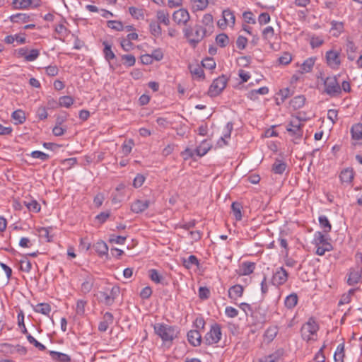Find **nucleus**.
Instances as JSON below:
<instances>
[{"mask_svg":"<svg viewBox=\"0 0 362 362\" xmlns=\"http://www.w3.org/2000/svg\"><path fill=\"white\" fill-rule=\"evenodd\" d=\"M113 321V315L110 312H106L103 315V320L98 325V330L102 332H106Z\"/></svg>","mask_w":362,"mask_h":362,"instance_id":"17","label":"nucleus"},{"mask_svg":"<svg viewBox=\"0 0 362 362\" xmlns=\"http://www.w3.org/2000/svg\"><path fill=\"white\" fill-rule=\"evenodd\" d=\"M346 282L349 286L357 284L362 279V265L349 269Z\"/></svg>","mask_w":362,"mask_h":362,"instance_id":"9","label":"nucleus"},{"mask_svg":"<svg viewBox=\"0 0 362 362\" xmlns=\"http://www.w3.org/2000/svg\"><path fill=\"white\" fill-rule=\"evenodd\" d=\"M356 50L357 47L354 42L352 40L348 39L346 43V51L349 60L354 61L355 59V52Z\"/></svg>","mask_w":362,"mask_h":362,"instance_id":"27","label":"nucleus"},{"mask_svg":"<svg viewBox=\"0 0 362 362\" xmlns=\"http://www.w3.org/2000/svg\"><path fill=\"white\" fill-rule=\"evenodd\" d=\"M5 347H8L10 349V352L11 354L18 353L20 355H25L27 353V349L25 346L21 345L12 346L9 344H4L3 345Z\"/></svg>","mask_w":362,"mask_h":362,"instance_id":"43","label":"nucleus"},{"mask_svg":"<svg viewBox=\"0 0 362 362\" xmlns=\"http://www.w3.org/2000/svg\"><path fill=\"white\" fill-rule=\"evenodd\" d=\"M274 35V30L272 26L266 27L262 31L263 38L266 40H271Z\"/></svg>","mask_w":362,"mask_h":362,"instance_id":"61","label":"nucleus"},{"mask_svg":"<svg viewBox=\"0 0 362 362\" xmlns=\"http://www.w3.org/2000/svg\"><path fill=\"white\" fill-rule=\"evenodd\" d=\"M315 247L316 254L320 256L324 255L326 252H329L333 249L332 244H325V246L315 245Z\"/></svg>","mask_w":362,"mask_h":362,"instance_id":"53","label":"nucleus"},{"mask_svg":"<svg viewBox=\"0 0 362 362\" xmlns=\"http://www.w3.org/2000/svg\"><path fill=\"white\" fill-rule=\"evenodd\" d=\"M122 59L127 67L133 66L136 63L135 57L132 54H124L122 56Z\"/></svg>","mask_w":362,"mask_h":362,"instance_id":"54","label":"nucleus"},{"mask_svg":"<svg viewBox=\"0 0 362 362\" xmlns=\"http://www.w3.org/2000/svg\"><path fill=\"white\" fill-rule=\"evenodd\" d=\"M74 103V99L71 96H62L59 99V105L64 107H69Z\"/></svg>","mask_w":362,"mask_h":362,"instance_id":"49","label":"nucleus"},{"mask_svg":"<svg viewBox=\"0 0 362 362\" xmlns=\"http://www.w3.org/2000/svg\"><path fill=\"white\" fill-rule=\"evenodd\" d=\"M173 19L178 25H186L190 19V16L187 10L180 8L173 13Z\"/></svg>","mask_w":362,"mask_h":362,"instance_id":"12","label":"nucleus"},{"mask_svg":"<svg viewBox=\"0 0 362 362\" xmlns=\"http://www.w3.org/2000/svg\"><path fill=\"white\" fill-rule=\"evenodd\" d=\"M192 11H199L204 10L209 5L208 0H190Z\"/></svg>","mask_w":362,"mask_h":362,"instance_id":"26","label":"nucleus"},{"mask_svg":"<svg viewBox=\"0 0 362 362\" xmlns=\"http://www.w3.org/2000/svg\"><path fill=\"white\" fill-rule=\"evenodd\" d=\"M185 37L187 39L189 43L195 47L205 37L209 36L204 33L197 24L193 27H186L183 29Z\"/></svg>","mask_w":362,"mask_h":362,"instance_id":"2","label":"nucleus"},{"mask_svg":"<svg viewBox=\"0 0 362 362\" xmlns=\"http://www.w3.org/2000/svg\"><path fill=\"white\" fill-rule=\"evenodd\" d=\"M149 30L151 35L156 37H158L161 35L162 29L158 22L151 21L149 24Z\"/></svg>","mask_w":362,"mask_h":362,"instance_id":"37","label":"nucleus"},{"mask_svg":"<svg viewBox=\"0 0 362 362\" xmlns=\"http://www.w3.org/2000/svg\"><path fill=\"white\" fill-rule=\"evenodd\" d=\"M358 288H351L348 291V292L344 293L339 301L338 305H342L345 304H348L351 302V298L355 293L356 291H357Z\"/></svg>","mask_w":362,"mask_h":362,"instance_id":"32","label":"nucleus"},{"mask_svg":"<svg viewBox=\"0 0 362 362\" xmlns=\"http://www.w3.org/2000/svg\"><path fill=\"white\" fill-rule=\"evenodd\" d=\"M187 339L190 344L197 346L201 344L202 335L197 330H190L187 332Z\"/></svg>","mask_w":362,"mask_h":362,"instance_id":"19","label":"nucleus"},{"mask_svg":"<svg viewBox=\"0 0 362 362\" xmlns=\"http://www.w3.org/2000/svg\"><path fill=\"white\" fill-rule=\"evenodd\" d=\"M49 354L54 361H59V362H70L71 361L70 356L66 354L57 352V351H49Z\"/></svg>","mask_w":362,"mask_h":362,"instance_id":"28","label":"nucleus"},{"mask_svg":"<svg viewBox=\"0 0 362 362\" xmlns=\"http://www.w3.org/2000/svg\"><path fill=\"white\" fill-rule=\"evenodd\" d=\"M222 17L229 23L230 26H233L235 23V17L233 12L229 8L224 9L222 12Z\"/></svg>","mask_w":362,"mask_h":362,"instance_id":"39","label":"nucleus"},{"mask_svg":"<svg viewBox=\"0 0 362 362\" xmlns=\"http://www.w3.org/2000/svg\"><path fill=\"white\" fill-rule=\"evenodd\" d=\"M150 205L148 199H136L131 205V210L134 213L139 214L146 210Z\"/></svg>","mask_w":362,"mask_h":362,"instance_id":"15","label":"nucleus"},{"mask_svg":"<svg viewBox=\"0 0 362 362\" xmlns=\"http://www.w3.org/2000/svg\"><path fill=\"white\" fill-rule=\"evenodd\" d=\"M244 288L240 284L231 286L228 290V297L231 299H236L243 294Z\"/></svg>","mask_w":362,"mask_h":362,"instance_id":"24","label":"nucleus"},{"mask_svg":"<svg viewBox=\"0 0 362 362\" xmlns=\"http://www.w3.org/2000/svg\"><path fill=\"white\" fill-rule=\"evenodd\" d=\"M153 329L155 334L161 339L163 344H172L180 334L178 327L169 325L163 322L153 325Z\"/></svg>","mask_w":362,"mask_h":362,"instance_id":"1","label":"nucleus"},{"mask_svg":"<svg viewBox=\"0 0 362 362\" xmlns=\"http://www.w3.org/2000/svg\"><path fill=\"white\" fill-rule=\"evenodd\" d=\"M119 292L120 291L118 286H108L99 291L97 298L99 302L106 305H112L116 298L119 296Z\"/></svg>","mask_w":362,"mask_h":362,"instance_id":"3","label":"nucleus"},{"mask_svg":"<svg viewBox=\"0 0 362 362\" xmlns=\"http://www.w3.org/2000/svg\"><path fill=\"white\" fill-rule=\"evenodd\" d=\"M283 350L279 349L275 352L261 358L258 362H279L283 356Z\"/></svg>","mask_w":362,"mask_h":362,"instance_id":"21","label":"nucleus"},{"mask_svg":"<svg viewBox=\"0 0 362 362\" xmlns=\"http://www.w3.org/2000/svg\"><path fill=\"white\" fill-rule=\"evenodd\" d=\"M315 59L310 57L304 61L300 66L302 73H308L311 71L315 64Z\"/></svg>","mask_w":362,"mask_h":362,"instance_id":"44","label":"nucleus"},{"mask_svg":"<svg viewBox=\"0 0 362 362\" xmlns=\"http://www.w3.org/2000/svg\"><path fill=\"white\" fill-rule=\"evenodd\" d=\"M156 17L159 23H163L165 25L170 24V16L168 12L159 10L156 13Z\"/></svg>","mask_w":362,"mask_h":362,"instance_id":"35","label":"nucleus"},{"mask_svg":"<svg viewBox=\"0 0 362 362\" xmlns=\"http://www.w3.org/2000/svg\"><path fill=\"white\" fill-rule=\"evenodd\" d=\"M279 332V328L277 326L269 327L264 334V341L267 344L272 342L276 337Z\"/></svg>","mask_w":362,"mask_h":362,"instance_id":"20","label":"nucleus"},{"mask_svg":"<svg viewBox=\"0 0 362 362\" xmlns=\"http://www.w3.org/2000/svg\"><path fill=\"white\" fill-rule=\"evenodd\" d=\"M40 56V51L37 49H33L28 52V55L25 57L26 62H34Z\"/></svg>","mask_w":362,"mask_h":362,"instance_id":"57","label":"nucleus"},{"mask_svg":"<svg viewBox=\"0 0 362 362\" xmlns=\"http://www.w3.org/2000/svg\"><path fill=\"white\" fill-rule=\"evenodd\" d=\"M191 74L199 79H202L204 77V70L202 66L198 65L191 66L189 67Z\"/></svg>","mask_w":362,"mask_h":362,"instance_id":"47","label":"nucleus"},{"mask_svg":"<svg viewBox=\"0 0 362 362\" xmlns=\"http://www.w3.org/2000/svg\"><path fill=\"white\" fill-rule=\"evenodd\" d=\"M107 26L113 30L122 31L124 30V25L122 22L118 21H107Z\"/></svg>","mask_w":362,"mask_h":362,"instance_id":"58","label":"nucleus"},{"mask_svg":"<svg viewBox=\"0 0 362 362\" xmlns=\"http://www.w3.org/2000/svg\"><path fill=\"white\" fill-rule=\"evenodd\" d=\"M94 284V278L93 276L88 274L84 279V281L81 284V291L83 293H89L93 288Z\"/></svg>","mask_w":362,"mask_h":362,"instance_id":"23","label":"nucleus"},{"mask_svg":"<svg viewBox=\"0 0 362 362\" xmlns=\"http://www.w3.org/2000/svg\"><path fill=\"white\" fill-rule=\"evenodd\" d=\"M216 42L221 47H226L229 42V38L225 33H221L216 37Z\"/></svg>","mask_w":362,"mask_h":362,"instance_id":"51","label":"nucleus"},{"mask_svg":"<svg viewBox=\"0 0 362 362\" xmlns=\"http://www.w3.org/2000/svg\"><path fill=\"white\" fill-rule=\"evenodd\" d=\"M42 145L45 148L53 151H57L60 148L65 146L64 144H57L53 142H45Z\"/></svg>","mask_w":362,"mask_h":362,"instance_id":"56","label":"nucleus"},{"mask_svg":"<svg viewBox=\"0 0 362 362\" xmlns=\"http://www.w3.org/2000/svg\"><path fill=\"white\" fill-rule=\"evenodd\" d=\"M20 269L23 272H25L26 273H28L30 272L31 270V268H32V264H31V262L25 259H22L21 260L20 262Z\"/></svg>","mask_w":362,"mask_h":362,"instance_id":"63","label":"nucleus"},{"mask_svg":"<svg viewBox=\"0 0 362 362\" xmlns=\"http://www.w3.org/2000/svg\"><path fill=\"white\" fill-rule=\"evenodd\" d=\"M134 146V143L132 139L125 141L122 146V153L124 156L129 154Z\"/></svg>","mask_w":362,"mask_h":362,"instance_id":"52","label":"nucleus"},{"mask_svg":"<svg viewBox=\"0 0 362 362\" xmlns=\"http://www.w3.org/2000/svg\"><path fill=\"white\" fill-rule=\"evenodd\" d=\"M354 177V171L351 168L342 170L339 174V179L342 185H351Z\"/></svg>","mask_w":362,"mask_h":362,"instance_id":"14","label":"nucleus"},{"mask_svg":"<svg viewBox=\"0 0 362 362\" xmlns=\"http://www.w3.org/2000/svg\"><path fill=\"white\" fill-rule=\"evenodd\" d=\"M25 206L29 209V211L33 212H39L40 211V206L38 202L35 200H33L30 202H25Z\"/></svg>","mask_w":362,"mask_h":362,"instance_id":"62","label":"nucleus"},{"mask_svg":"<svg viewBox=\"0 0 362 362\" xmlns=\"http://www.w3.org/2000/svg\"><path fill=\"white\" fill-rule=\"evenodd\" d=\"M288 280V273L283 267L276 269L272 276V284L275 286H281Z\"/></svg>","mask_w":362,"mask_h":362,"instance_id":"13","label":"nucleus"},{"mask_svg":"<svg viewBox=\"0 0 362 362\" xmlns=\"http://www.w3.org/2000/svg\"><path fill=\"white\" fill-rule=\"evenodd\" d=\"M227 81V78L223 75L214 79L209 87V95L211 97L218 95L226 88Z\"/></svg>","mask_w":362,"mask_h":362,"instance_id":"6","label":"nucleus"},{"mask_svg":"<svg viewBox=\"0 0 362 362\" xmlns=\"http://www.w3.org/2000/svg\"><path fill=\"white\" fill-rule=\"evenodd\" d=\"M212 147L211 139H206L195 148L196 155L204 156Z\"/></svg>","mask_w":362,"mask_h":362,"instance_id":"16","label":"nucleus"},{"mask_svg":"<svg viewBox=\"0 0 362 362\" xmlns=\"http://www.w3.org/2000/svg\"><path fill=\"white\" fill-rule=\"evenodd\" d=\"M149 277L153 282L160 284L163 280V277L160 275L156 269H152L148 271Z\"/></svg>","mask_w":362,"mask_h":362,"instance_id":"50","label":"nucleus"},{"mask_svg":"<svg viewBox=\"0 0 362 362\" xmlns=\"http://www.w3.org/2000/svg\"><path fill=\"white\" fill-rule=\"evenodd\" d=\"M345 358L344 343L339 344L334 354V362H344Z\"/></svg>","mask_w":362,"mask_h":362,"instance_id":"29","label":"nucleus"},{"mask_svg":"<svg viewBox=\"0 0 362 362\" xmlns=\"http://www.w3.org/2000/svg\"><path fill=\"white\" fill-rule=\"evenodd\" d=\"M33 16V14L18 13L16 14L11 15L9 17V19L12 23H25L30 21H33L32 17Z\"/></svg>","mask_w":362,"mask_h":362,"instance_id":"18","label":"nucleus"},{"mask_svg":"<svg viewBox=\"0 0 362 362\" xmlns=\"http://www.w3.org/2000/svg\"><path fill=\"white\" fill-rule=\"evenodd\" d=\"M34 310L36 313H41L45 315H49L51 312V306L48 303H41L35 305Z\"/></svg>","mask_w":362,"mask_h":362,"instance_id":"34","label":"nucleus"},{"mask_svg":"<svg viewBox=\"0 0 362 362\" xmlns=\"http://www.w3.org/2000/svg\"><path fill=\"white\" fill-rule=\"evenodd\" d=\"M305 98L303 95H298L294 97L290 101V106L293 110H297L302 107L305 104Z\"/></svg>","mask_w":362,"mask_h":362,"instance_id":"33","label":"nucleus"},{"mask_svg":"<svg viewBox=\"0 0 362 362\" xmlns=\"http://www.w3.org/2000/svg\"><path fill=\"white\" fill-rule=\"evenodd\" d=\"M325 92L331 97L337 96L341 93L339 86L336 76H328L324 81Z\"/></svg>","mask_w":362,"mask_h":362,"instance_id":"5","label":"nucleus"},{"mask_svg":"<svg viewBox=\"0 0 362 362\" xmlns=\"http://www.w3.org/2000/svg\"><path fill=\"white\" fill-rule=\"evenodd\" d=\"M12 119L15 121L16 124H22L25 120V112L21 110H17L12 113Z\"/></svg>","mask_w":362,"mask_h":362,"instance_id":"46","label":"nucleus"},{"mask_svg":"<svg viewBox=\"0 0 362 362\" xmlns=\"http://www.w3.org/2000/svg\"><path fill=\"white\" fill-rule=\"evenodd\" d=\"M28 341L33 345H34L36 348H37L40 351H45L46 347L42 344L40 343L37 341L30 334H28L26 336Z\"/></svg>","mask_w":362,"mask_h":362,"instance_id":"55","label":"nucleus"},{"mask_svg":"<svg viewBox=\"0 0 362 362\" xmlns=\"http://www.w3.org/2000/svg\"><path fill=\"white\" fill-rule=\"evenodd\" d=\"M87 302L83 300H78L76 302V313L77 315H83L85 313V307Z\"/></svg>","mask_w":362,"mask_h":362,"instance_id":"59","label":"nucleus"},{"mask_svg":"<svg viewBox=\"0 0 362 362\" xmlns=\"http://www.w3.org/2000/svg\"><path fill=\"white\" fill-rule=\"evenodd\" d=\"M197 25H199V27L203 31H204V33H206L209 35H211L214 30L213 16L211 13H205L200 22Z\"/></svg>","mask_w":362,"mask_h":362,"instance_id":"10","label":"nucleus"},{"mask_svg":"<svg viewBox=\"0 0 362 362\" xmlns=\"http://www.w3.org/2000/svg\"><path fill=\"white\" fill-rule=\"evenodd\" d=\"M289 95L290 90L288 88L280 90V91L277 93V97L276 98L277 104L279 105L281 103H284V100L288 98Z\"/></svg>","mask_w":362,"mask_h":362,"instance_id":"48","label":"nucleus"},{"mask_svg":"<svg viewBox=\"0 0 362 362\" xmlns=\"http://www.w3.org/2000/svg\"><path fill=\"white\" fill-rule=\"evenodd\" d=\"M33 0H13L12 4L14 8L26 9L31 6Z\"/></svg>","mask_w":362,"mask_h":362,"instance_id":"36","label":"nucleus"},{"mask_svg":"<svg viewBox=\"0 0 362 362\" xmlns=\"http://www.w3.org/2000/svg\"><path fill=\"white\" fill-rule=\"evenodd\" d=\"M242 205L239 202H233L231 204L232 213L237 221H240L242 219Z\"/></svg>","mask_w":362,"mask_h":362,"instance_id":"41","label":"nucleus"},{"mask_svg":"<svg viewBox=\"0 0 362 362\" xmlns=\"http://www.w3.org/2000/svg\"><path fill=\"white\" fill-rule=\"evenodd\" d=\"M313 244L315 245L325 246V244H331L322 232H316L314 235Z\"/></svg>","mask_w":362,"mask_h":362,"instance_id":"31","label":"nucleus"},{"mask_svg":"<svg viewBox=\"0 0 362 362\" xmlns=\"http://www.w3.org/2000/svg\"><path fill=\"white\" fill-rule=\"evenodd\" d=\"M103 45L104 47L103 51L104 57L110 63L111 60L115 58V54L112 49V45L107 41H103Z\"/></svg>","mask_w":362,"mask_h":362,"instance_id":"25","label":"nucleus"},{"mask_svg":"<svg viewBox=\"0 0 362 362\" xmlns=\"http://www.w3.org/2000/svg\"><path fill=\"white\" fill-rule=\"evenodd\" d=\"M221 335V326L216 323L214 324L211 325L209 332H208L205 335V342L208 345L216 344L220 341Z\"/></svg>","mask_w":362,"mask_h":362,"instance_id":"7","label":"nucleus"},{"mask_svg":"<svg viewBox=\"0 0 362 362\" xmlns=\"http://www.w3.org/2000/svg\"><path fill=\"white\" fill-rule=\"evenodd\" d=\"M318 219L320 227L323 229L324 233H329L332 230V225L327 216H320Z\"/></svg>","mask_w":362,"mask_h":362,"instance_id":"40","label":"nucleus"},{"mask_svg":"<svg viewBox=\"0 0 362 362\" xmlns=\"http://www.w3.org/2000/svg\"><path fill=\"white\" fill-rule=\"evenodd\" d=\"M319 329V325L314 317H310L305 324L303 325L300 332L302 338L307 341L315 340V336Z\"/></svg>","mask_w":362,"mask_h":362,"instance_id":"4","label":"nucleus"},{"mask_svg":"<svg viewBox=\"0 0 362 362\" xmlns=\"http://www.w3.org/2000/svg\"><path fill=\"white\" fill-rule=\"evenodd\" d=\"M30 156L33 158H38L43 161L47 160L49 158L48 154L40 151H34L31 152Z\"/></svg>","mask_w":362,"mask_h":362,"instance_id":"60","label":"nucleus"},{"mask_svg":"<svg viewBox=\"0 0 362 362\" xmlns=\"http://www.w3.org/2000/svg\"><path fill=\"white\" fill-rule=\"evenodd\" d=\"M305 121V119L299 116L293 117L287 127V131L296 136H302L303 134L302 128Z\"/></svg>","mask_w":362,"mask_h":362,"instance_id":"8","label":"nucleus"},{"mask_svg":"<svg viewBox=\"0 0 362 362\" xmlns=\"http://www.w3.org/2000/svg\"><path fill=\"white\" fill-rule=\"evenodd\" d=\"M286 168V164L284 162L276 160L272 165V170L274 173L281 175L285 171Z\"/></svg>","mask_w":362,"mask_h":362,"instance_id":"45","label":"nucleus"},{"mask_svg":"<svg viewBox=\"0 0 362 362\" xmlns=\"http://www.w3.org/2000/svg\"><path fill=\"white\" fill-rule=\"evenodd\" d=\"M93 247L94 250H95V252L100 256L107 255L108 247L104 241L99 240L96 243H95Z\"/></svg>","mask_w":362,"mask_h":362,"instance_id":"30","label":"nucleus"},{"mask_svg":"<svg viewBox=\"0 0 362 362\" xmlns=\"http://www.w3.org/2000/svg\"><path fill=\"white\" fill-rule=\"evenodd\" d=\"M182 264L185 268L190 269L193 265L199 266V262L196 256L190 255L182 259Z\"/></svg>","mask_w":362,"mask_h":362,"instance_id":"38","label":"nucleus"},{"mask_svg":"<svg viewBox=\"0 0 362 362\" xmlns=\"http://www.w3.org/2000/svg\"><path fill=\"white\" fill-rule=\"evenodd\" d=\"M351 136H362V124L358 123L352 126L351 129Z\"/></svg>","mask_w":362,"mask_h":362,"instance_id":"64","label":"nucleus"},{"mask_svg":"<svg viewBox=\"0 0 362 362\" xmlns=\"http://www.w3.org/2000/svg\"><path fill=\"white\" fill-rule=\"evenodd\" d=\"M255 269V264L251 262H244L241 264L239 269V274L247 276L253 273Z\"/></svg>","mask_w":362,"mask_h":362,"instance_id":"22","label":"nucleus"},{"mask_svg":"<svg viewBox=\"0 0 362 362\" xmlns=\"http://www.w3.org/2000/svg\"><path fill=\"white\" fill-rule=\"evenodd\" d=\"M298 299V296L296 293L288 295L284 301L285 306L289 309L293 308L297 305Z\"/></svg>","mask_w":362,"mask_h":362,"instance_id":"42","label":"nucleus"},{"mask_svg":"<svg viewBox=\"0 0 362 362\" xmlns=\"http://www.w3.org/2000/svg\"><path fill=\"white\" fill-rule=\"evenodd\" d=\"M339 57L340 54L337 51L332 49L327 51L325 55L327 65L333 69H337L341 64Z\"/></svg>","mask_w":362,"mask_h":362,"instance_id":"11","label":"nucleus"}]
</instances>
